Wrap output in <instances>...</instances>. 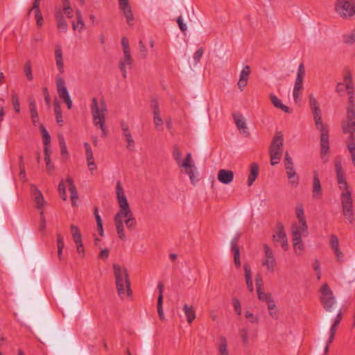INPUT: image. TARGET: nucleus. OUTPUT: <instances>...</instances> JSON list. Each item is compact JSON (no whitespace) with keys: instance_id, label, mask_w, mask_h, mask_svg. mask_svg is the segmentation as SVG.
Masks as SVG:
<instances>
[{"instance_id":"obj_1","label":"nucleus","mask_w":355,"mask_h":355,"mask_svg":"<svg viewBox=\"0 0 355 355\" xmlns=\"http://www.w3.org/2000/svg\"><path fill=\"white\" fill-rule=\"evenodd\" d=\"M116 194L119 210L114 217L116 230L119 238L125 241L127 239L124 231V223L130 231H132L137 226V220L131 211L121 182L118 181L116 185Z\"/></svg>"},{"instance_id":"obj_2","label":"nucleus","mask_w":355,"mask_h":355,"mask_svg":"<svg viewBox=\"0 0 355 355\" xmlns=\"http://www.w3.org/2000/svg\"><path fill=\"white\" fill-rule=\"evenodd\" d=\"M335 169L338 187L343 191L340 196L343 215L352 223L354 220V213L351 191L348 189L345 174L340 162L335 164Z\"/></svg>"},{"instance_id":"obj_3","label":"nucleus","mask_w":355,"mask_h":355,"mask_svg":"<svg viewBox=\"0 0 355 355\" xmlns=\"http://www.w3.org/2000/svg\"><path fill=\"white\" fill-rule=\"evenodd\" d=\"M107 105L103 99L100 101L96 97L92 100L91 114L92 115L94 124L99 127L102 132V137H105L107 135L105 128V113L107 112Z\"/></svg>"},{"instance_id":"obj_4","label":"nucleus","mask_w":355,"mask_h":355,"mask_svg":"<svg viewBox=\"0 0 355 355\" xmlns=\"http://www.w3.org/2000/svg\"><path fill=\"white\" fill-rule=\"evenodd\" d=\"M113 270L119 295L122 298L130 296L132 294L130 282L126 268L114 263Z\"/></svg>"},{"instance_id":"obj_5","label":"nucleus","mask_w":355,"mask_h":355,"mask_svg":"<svg viewBox=\"0 0 355 355\" xmlns=\"http://www.w3.org/2000/svg\"><path fill=\"white\" fill-rule=\"evenodd\" d=\"M349 95V104L347 107L346 120L342 123V128L344 133H351V137H353V133L355 132V104L354 102V91L347 92Z\"/></svg>"},{"instance_id":"obj_6","label":"nucleus","mask_w":355,"mask_h":355,"mask_svg":"<svg viewBox=\"0 0 355 355\" xmlns=\"http://www.w3.org/2000/svg\"><path fill=\"white\" fill-rule=\"evenodd\" d=\"M306 222H297L293 224L292 239L295 252L300 254L304 250V245L302 241V236L308 233Z\"/></svg>"},{"instance_id":"obj_7","label":"nucleus","mask_w":355,"mask_h":355,"mask_svg":"<svg viewBox=\"0 0 355 355\" xmlns=\"http://www.w3.org/2000/svg\"><path fill=\"white\" fill-rule=\"evenodd\" d=\"M309 104L313 114L316 129L319 131L329 130L328 125L322 121L319 103L313 94L309 96Z\"/></svg>"},{"instance_id":"obj_8","label":"nucleus","mask_w":355,"mask_h":355,"mask_svg":"<svg viewBox=\"0 0 355 355\" xmlns=\"http://www.w3.org/2000/svg\"><path fill=\"white\" fill-rule=\"evenodd\" d=\"M335 11L343 18L355 15V0H336Z\"/></svg>"},{"instance_id":"obj_9","label":"nucleus","mask_w":355,"mask_h":355,"mask_svg":"<svg viewBox=\"0 0 355 355\" xmlns=\"http://www.w3.org/2000/svg\"><path fill=\"white\" fill-rule=\"evenodd\" d=\"M320 301L327 311H331L332 306L336 303L333 292L327 284L322 286L320 288Z\"/></svg>"},{"instance_id":"obj_10","label":"nucleus","mask_w":355,"mask_h":355,"mask_svg":"<svg viewBox=\"0 0 355 355\" xmlns=\"http://www.w3.org/2000/svg\"><path fill=\"white\" fill-rule=\"evenodd\" d=\"M305 75V69L302 63L300 64L297 69V77L293 92V99L295 103L299 101L303 90V79Z\"/></svg>"},{"instance_id":"obj_11","label":"nucleus","mask_w":355,"mask_h":355,"mask_svg":"<svg viewBox=\"0 0 355 355\" xmlns=\"http://www.w3.org/2000/svg\"><path fill=\"white\" fill-rule=\"evenodd\" d=\"M55 83L59 97L67 104L68 109H71L72 107V101L65 85L64 80L60 76H57Z\"/></svg>"},{"instance_id":"obj_12","label":"nucleus","mask_w":355,"mask_h":355,"mask_svg":"<svg viewBox=\"0 0 355 355\" xmlns=\"http://www.w3.org/2000/svg\"><path fill=\"white\" fill-rule=\"evenodd\" d=\"M55 83L59 97L67 104L68 109H71L72 107V101L65 85L64 80L60 76H57Z\"/></svg>"},{"instance_id":"obj_13","label":"nucleus","mask_w":355,"mask_h":355,"mask_svg":"<svg viewBox=\"0 0 355 355\" xmlns=\"http://www.w3.org/2000/svg\"><path fill=\"white\" fill-rule=\"evenodd\" d=\"M264 257L262 265L266 268L270 272H273L277 266V261L272 249L267 244L263 245Z\"/></svg>"},{"instance_id":"obj_14","label":"nucleus","mask_w":355,"mask_h":355,"mask_svg":"<svg viewBox=\"0 0 355 355\" xmlns=\"http://www.w3.org/2000/svg\"><path fill=\"white\" fill-rule=\"evenodd\" d=\"M320 132V148L321 159L323 162H328V152L329 149V130H321Z\"/></svg>"},{"instance_id":"obj_15","label":"nucleus","mask_w":355,"mask_h":355,"mask_svg":"<svg viewBox=\"0 0 355 355\" xmlns=\"http://www.w3.org/2000/svg\"><path fill=\"white\" fill-rule=\"evenodd\" d=\"M283 140V135L280 132H278L272 140L269 154L276 153V155H282Z\"/></svg>"},{"instance_id":"obj_16","label":"nucleus","mask_w":355,"mask_h":355,"mask_svg":"<svg viewBox=\"0 0 355 355\" xmlns=\"http://www.w3.org/2000/svg\"><path fill=\"white\" fill-rule=\"evenodd\" d=\"M191 154L187 153L186 157L182 162L181 166L185 168L186 173L189 176L191 182L194 184L196 180V177L194 173L195 166L191 164Z\"/></svg>"},{"instance_id":"obj_17","label":"nucleus","mask_w":355,"mask_h":355,"mask_svg":"<svg viewBox=\"0 0 355 355\" xmlns=\"http://www.w3.org/2000/svg\"><path fill=\"white\" fill-rule=\"evenodd\" d=\"M121 128L123 136L125 138V141L127 142L126 148L130 151L134 150L135 147V142L132 137L130 130H129L128 125L125 122H122L121 123Z\"/></svg>"},{"instance_id":"obj_18","label":"nucleus","mask_w":355,"mask_h":355,"mask_svg":"<svg viewBox=\"0 0 355 355\" xmlns=\"http://www.w3.org/2000/svg\"><path fill=\"white\" fill-rule=\"evenodd\" d=\"M31 192L36 208L38 209H42L46 202L40 190H39L35 184H31Z\"/></svg>"},{"instance_id":"obj_19","label":"nucleus","mask_w":355,"mask_h":355,"mask_svg":"<svg viewBox=\"0 0 355 355\" xmlns=\"http://www.w3.org/2000/svg\"><path fill=\"white\" fill-rule=\"evenodd\" d=\"M287 178L292 187H297L299 184V177L297 175L294 164L284 166Z\"/></svg>"},{"instance_id":"obj_20","label":"nucleus","mask_w":355,"mask_h":355,"mask_svg":"<svg viewBox=\"0 0 355 355\" xmlns=\"http://www.w3.org/2000/svg\"><path fill=\"white\" fill-rule=\"evenodd\" d=\"M273 240L275 242L280 243L284 250L288 249L287 236L282 226L278 227L277 231L273 235Z\"/></svg>"},{"instance_id":"obj_21","label":"nucleus","mask_w":355,"mask_h":355,"mask_svg":"<svg viewBox=\"0 0 355 355\" xmlns=\"http://www.w3.org/2000/svg\"><path fill=\"white\" fill-rule=\"evenodd\" d=\"M132 58L130 52H123V58L119 62V68L124 78L127 77L126 67L130 68L132 66Z\"/></svg>"},{"instance_id":"obj_22","label":"nucleus","mask_w":355,"mask_h":355,"mask_svg":"<svg viewBox=\"0 0 355 355\" xmlns=\"http://www.w3.org/2000/svg\"><path fill=\"white\" fill-rule=\"evenodd\" d=\"M218 181L224 184H228L233 181L234 173L231 170L220 169L218 172Z\"/></svg>"},{"instance_id":"obj_23","label":"nucleus","mask_w":355,"mask_h":355,"mask_svg":"<svg viewBox=\"0 0 355 355\" xmlns=\"http://www.w3.org/2000/svg\"><path fill=\"white\" fill-rule=\"evenodd\" d=\"M322 191L318 173L316 171L313 172V198L320 199L322 197Z\"/></svg>"},{"instance_id":"obj_24","label":"nucleus","mask_w":355,"mask_h":355,"mask_svg":"<svg viewBox=\"0 0 355 355\" xmlns=\"http://www.w3.org/2000/svg\"><path fill=\"white\" fill-rule=\"evenodd\" d=\"M119 8L123 11L124 16L127 19L128 24L132 25L134 19L133 14L131 10V8L129 5L128 0L125 1H119Z\"/></svg>"},{"instance_id":"obj_25","label":"nucleus","mask_w":355,"mask_h":355,"mask_svg":"<svg viewBox=\"0 0 355 355\" xmlns=\"http://www.w3.org/2000/svg\"><path fill=\"white\" fill-rule=\"evenodd\" d=\"M55 60L58 70L60 73H63L64 71V60L62 50L60 45H56L55 48Z\"/></svg>"},{"instance_id":"obj_26","label":"nucleus","mask_w":355,"mask_h":355,"mask_svg":"<svg viewBox=\"0 0 355 355\" xmlns=\"http://www.w3.org/2000/svg\"><path fill=\"white\" fill-rule=\"evenodd\" d=\"M239 237L240 234H237L231 241V248L234 252V263L237 268H239L241 266L240 251L237 245Z\"/></svg>"},{"instance_id":"obj_27","label":"nucleus","mask_w":355,"mask_h":355,"mask_svg":"<svg viewBox=\"0 0 355 355\" xmlns=\"http://www.w3.org/2000/svg\"><path fill=\"white\" fill-rule=\"evenodd\" d=\"M233 118L238 129L246 136L249 135V132L247 131L246 123L242 114L239 112L234 113Z\"/></svg>"},{"instance_id":"obj_28","label":"nucleus","mask_w":355,"mask_h":355,"mask_svg":"<svg viewBox=\"0 0 355 355\" xmlns=\"http://www.w3.org/2000/svg\"><path fill=\"white\" fill-rule=\"evenodd\" d=\"M29 110L31 113V119L33 124L37 125L39 123V116L37 110L36 103L34 99H29Z\"/></svg>"},{"instance_id":"obj_29","label":"nucleus","mask_w":355,"mask_h":355,"mask_svg":"<svg viewBox=\"0 0 355 355\" xmlns=\"http://www.w3.org/2000/svg\"><path fill=\"white\" fill-rule=\"evenodd\" d=\"M270 101H271L272 105L275 107L282 110L283 112H284L286 113L290 114L292 112V110L290 107H288V106L284 105L282 103V101L280 99H279L275 95H274L272 94H270Z\"/></svg>"},{"instance_id":"obj_30","label":"nucleus","mask_w":355,"mask_h":355,"mask_svg":"<svg viewBox=\"0 0 355 355\" xmlns=\"http://www.w3.org/2000/svg\"><path fill=\"white\" fill-rule=\"evenodd\" d=\"M244 271H245V279L246 286L249 290V291L252 292L254 290L253 283L252 280V271L251 268L248 263H245L243 266Z\"/></svg>"},{"instance_id":"obj_31","label":"nucleus","mask_w":355,"mask_h":355,"mask_svg":"<svg viewBox=\"0 0 355 355\" xmlns=\"http://www.w3.org/2000/svg\"><path fill=\"white\" fill-rule=\"evenodd\" d=\"M55 20L58 28L62 32H66L68 25L61 11L59 10L55 12Z\"/></svg>"},{"instance_id":"obj_32","label":"nucleus","mask_w":355,"mask_h":355,"mask_svg":"<svg viewBox=\"0 0 355 355\" xmlns=\"http://www.w3.org/2000/svg\"><path fill=\"white\" fill-rule=\"evenodd\" d=\"M66 181L69 184V190L71 193V204L73 206H75L76 200L78 198V191L75 184H73V181L71 178H67Z\"/></svg>"},{"instance_id":"obj_33","label":"nucleus","mask_w":355,"mask_h":355,"mask_svg":"<svg viewBox=\"0 0 355 355\" xmlns=\"http://www.w3.org/2000/svg\"><path fill=\"white\" fill-rule=\"evenodd\" d=\"M259 167L257 164L252 163L250 165V172L248 178V184L251 186L257 179L259 174Z\"/></svg>"},{"instance_id":"obj_34","label":"nucleus","mask_w":355,"mask_h":355,"mask_svg":"<svg viewBox=\"0 0 355 355\" xmlns=\"http://www.w3.org/2000/svg\"><path fill=\"white\" fill-rule=\"evenodd\" d=\"M183 311L187 318L188 323L191 324L196 318V312L193 306H189L188 304H184Z\"/></svg>"},{"instance_id":"obj_35","label":"nucleus","mask_w":355,"mask_h":355,"mask_svg":"<svg viewBox=\"0 0 355 355\" xmlns=\"http://www.w3.org/2000/svg\"><path fill=\"white\" fill-rule=\"evenodd\" d=\"M76 20H77L76 22H75V21L72 22V28L74 31L78 30L80 32L83 29V28L85 26V24L83 21V17L81 16V13L79 10L76 11Z\"/></svg>"},{"instance_id":"obj_36","label":"nucleus","mask_w":355,"mask_h":355,"mask_svg":"<svg viewBox=\"0 0 355 355\" xmlns=\"http://www.w3.org/2000/svg\"><path fill=\"white\" fill-rule=\"evenodd\" d=\"M355 132L353 133V137H351V133H349V141L347 142V148L350 153L352 162L354 166H355V137H354Z\"/></svg>"},{"instance_id":"obj_37","label":"nucleus","mask_w":355,"mask_h":355,"mask_svg":"<svg viewBox=\"0 0 355 355\" xmlns=\"http://www.w3.org/2000/svg\"><path fill=\"white\" fill-rule=\"evenodd\" d=\"M10 101L12 105L13 109L16 113L20 112V103L17 94L15 92L11 93Z\"/></svg>"},{"instance_id":"obj_38","label":"nucleus","mask_w":355,"mask_h":355,"mask_svg":"<svg viewBox=\"0 0 355 355\" xmlns=\"http://www.w3.org/2000/svg\"><path fill=\"white\" fill-rule=\"evenodd\" d=\"M218 349L220 355H229L227 340L225 337L220 338V343L218 347Z\"/></svg>"},{"instance_id":"obj_39","label":"nucleus","mask_w":355,"mask_h":355,"mask_svg":"<svg viewBox=\"0 0 355 355\" xmlns=\"http://www.w3.org/2000/svg\"><path fill=\"white\" fill-rule=\"evenodd\" d=\"M295 214L298 222H306L304 208L302 204H297L295 207Z\"/></svg>"},{"instance_id":"obj_40","label":"nucleus","mask_w":355,"mask_h":355,"mask_svg":"<svg viewBox=\"0 0 355 355\" xmlns=\"http://www.w3.org/2000/svg\"><path fill=\"white\" fill-rule=\"evenodd\" d=\"M343 42L347 44H353L355 43V31L345 34L343 37Z\"/></svg>"},{"instance_id":"obj_41","label":"nucleus","mask_w":355,"mask_h":355,"mask_svg":"<svg viewBox=\"0 0 355 355\" xmlns=\"http://www.w3.org/2000/svg\"><path fill=\"white\" fill-rule=\"evenodd\" d=\"M173 157L176 161L179 166H181L182 152L178 146H174L173 148Z\"/></svg>"},{"instance_id":"obj_42","label":"nucleus","mask_w":355,"mask_h":355,"mask_svg":"<svg viewBox=\"0 0 355 355\" xmlns=\"http://www.w3.org/2000/svg\"><path fill=\"white\" fill-rule=\"evenodd\" d=\"M153 122L155 124V129L158 131H161L163 129V120L160 117L159 114H153Z\"/></svg>"},{"instance_id":"obj_43","label":"nucleus","mask_w":355,"mask_h":355,"mask_svg":"<svg viewBox=\"0 0 355 355\" xmlns=\"http://www.w3.org/2000/svg\"><path fill=\"white\" fill-rule=\"evenodd\" d=\"M240 336L242 339L243 345L246 346L249 342V330L247 327H244L240 330Z\"/></svg>"},{"instance_id":"obj_44","label":"nucleus","mask_w":355,"mask_h":355,"mask_svg":"<svg viewBox=\"0 0 355 355\" xmlns=\"http://www.w3.org/2000/svg\"><path fill=\"white\" fill-rule=\"evenodd\" d=\"M40 130L43 138L44 146L49 145L51 142V137L48 131L42 125H40Z\"/></svg>"},{"instance_id":"obj_45","label":"nucleus","mask_w":355,"mask_h":355,"mask_svg":"<svg viewBox=\"0 0 355 355\" xmlns=\"http://www.w3.org/2000/svg\"><path fill=\"white\" fill-rule=\"evenodd\" d=\"M245 316L250 323L257 324L259 321V316L253 314L250 311H246L245 312Z\"/></svg>"},{"instance_id":"obj_46","label":"nucleus","mask_w":355,"mask_h":355,"mask_svg":"<svg viewBox=\"0 0 355 355\" xmlns=\"http://www.w3.org/2000/svg\"><path fill=\"white\" fill-rule=\"evenodd\" d=\"M24 73L28 80H32L33 79V76L32 73L31 64L30 62H27L24 66Z\"/></svg>"},{"instance_id":"obj_47","label":"nucleus","mask_w":355,"mask_h":355,"mask_svg":"<svg viewBox=\"0 0 355 355\" xmlns=\"http://www.w3.org/2000/svg\"><path fill=\"white\" fill-rule=\"evenodd\" d=\"M257 292L258 298L261 301L267 302L272 297L271 294L265 293L263 291V289L257 291Z\"/></svg>"},{"instance_id":"obj_48","label":"nucleus","mask_w":355,"mask_h":355,"mask_svg":"<svg viewBox=\"0 0 355 355\" xmlns=\"http://www.w3.org/2000/svg\"><path fill=\"white\" fill-rule=\"evenodd\" d=\"M58 189V192H59V194H60V196L61 197V198L63 200H67L66 188H65V185L63 182V180H61V182H60Z\"/></svg>"},{"instance_id":"obj_49","label":"nucleus","mask_w":355,"mask_h":355,"mask_svg":"<svg viewBox=\"0 0 355 355\" xmlns=\"http://www.w3.org/2000/svg\"><path fill=\"white\" fill-rule=\"evenodd\" d=\"M84 147L85 148L86 159L90 160V159H94V155H93V151H92V149L90 145L87 142H85L84 144Z\"/></svg>"},{"instance_id":"obj_50","label":"nucleus","mask_w":355,"mask_h":355,"mask_svg":"<svg viewBox=\"0 0 355 355\" xmlns=\"http://www.w3.org/2000/svg\"><path fill=\"white\" fill-rule=\"evenodd\" d=\"M250 74V68L248 65H245L241 72L239 78L243 79L245 80H248Z\"/></svg>"},{"instance_id":"obj_51","label":"nucleus","mask_w":355,"mask_h":355,"mask_svg":"<svg viewBox=\"0 0 355 355\" xmlns=\"http://www.w3.org/2000/svg\"><path fill=\"white\" fill-rule=\"evenodd\" d=\"M330 246L333 250L339 248L338 239L334 234H332L330 236Z\"/></svg>"},{"instance_id":"obj_52","label":"nucleus","mask_w":355,"mask_h":355,"mask_svg":"<svg viewBox=\"0 0 355 355\" xmlns=\"http://www.w3.org/2000/svg\"><path fill=\"white\" fill-rule=\"evenodd\" d=\"M232 304L235 312L240 315L241 314V305L239 300L236 297L233 298Z\"/></svg>"},{"instance_id":"obj_53","label":"nucleus","mask_w":355,"mask_h":355,"mask_svg":"<svg viewBox=\"0 0 355 355\" xmlns=\"http://www.w3.org/2000/svg\"><path fill=\"white\" fill-rule=\"evenodd\" d=\"M204 53V49L202 48L198 49L193 54V58L194 60L195 64H198Z\"/></svg>"},{"instance_id":"obj_54","label":"nucleus","mask_w":355,"mask_h":355,"mask_svg":"<svg viewBox=\"0 0 355 355\" xmlns=\"http://www.w3.org/2000/svg\"><path fill=\"white\" fill-rule=\"evenodd\" d=\"M162 305L163 301H161V299L159 300H157V313L161 320H164L165 318Z\"/></svg>"},{"instance_id":"obj_55","label":"nucleus","mask_w":355,"mask_h":355,"mask_svg":"<svg viewBox=\"0 0 355 355\" xmlns=\"http://www.w3.org/2000/svg\"><path fill=\"white\" fill-rule=\"evenodd\" d=\"M270 164L272 166H275L279 162V160L281 159L282 155L273 153L270 154Z\"/></svg>"},{"instance_id":"obj_56","label":"nucleus","mask_w":355,"mask_h":355,"mask_svg":"<svg viewBox=\"0 0 355 355\" xmlns=\"http://www.w3.org/2000/svg\"><path fill=\"white\" fill-rule=\"evenodd\" d=\"M150 107L153 114H159V104L156 99H153L150 102Z\"/></svg>"},{"instance_id":"obj_57","label":"nucleus","mask_w":355,"mask_h":355,"mask_svg":"<svg viewBox=\"0 0 355 355\" xmlns=\"http://www.w3.org/2000/svg\"><path fill=\"white\" fill-rule=\"evenodd\" d=\"M40 230L42 232H44L45 228H46V220L44 218V211L42 210L40 211Z\"/></svg>"},{"instance_id":"obj_58","label":"nucleus","mask_w":355,"mask_h":355,"mask_svg":"<svg viewBox=\"0 0 355 355\" xmlns=\"http://www.w3.org/2000/svg\"><path fill=\"white\" fill-rule=\"evenodd\" d=\"M57 248L58 249H63L64 247V238L60 233H57Z\"/></svg>"},{"instance_id":"obj_59","label":"nucleus","mask_w":355,"mask_h":355,"mask_svg":"<svg viewBox=\"0 0 355 355\" xmlns=\"http://www.w3.org/2000/svg\"><path fill=\"white\" fill-rule=\"evenodd\" d=\"M40 1H41V0H35L34 1L33 3L32 8L28 11V15L32 11H33L34 13L36 12H41V10L40 9Z\"/></svg>"},{"instance_id":"obj_60","label":"nucleus","mask_w":355,"mask_h":355,"mask_svg":"<svg viewBox=\"0 0 355 355\" xmlns=\"http://www.w3.org/2000/svg\"><path fill=\"white\" fill-rule=\"evenodd\" d=\"M36 19V24L38 27H41L43 25V17L41 12H36L34 13Z\"/></svg>"},{"instance_id":"obj_61","label":"nucleus","mask_w":355,"mask_h":355,"mask_svg":"<svg viewBox=\"0 0 355 355\" xmlns=\"http://www.w3.org/2000/svg\"><path fill=\"white\" fill-rule=\"evenodd\" d=\"M121 45L123 48V52H130V49L129 47V42L126 37H123L121 39Z\"/></svg>"},{"instance_id":"obj_62","label":"nucleus","mask_w":355,"mask_h":355,"mask_svg":"<svg viewBox=\"0 0 355 355\" xmlns=\"http://www.w3.org/2000/svg\"><path fill=\"white\" fill-rule=\"evenodd\" d=\"M338 327V326H334V324H332L329 330V343H332Z\"/></svg>"},{"instance_id":"obj_63","label":"nucleus","mask_w":355,"mask_h":355,"mask_svg":"<svg viewBox=\"0 0 355 355\" xmlns=\"http://www.w3.org/2000/svg\"><path fill=\"white\" fill-rule=\"evenodd\" d=\"M177 23L178 24L179 28L181 31H185L187 30V25L183 23L182 17L181 16L178 17Z\"/></svg>"},{"instance_id":"obj_64","label":"nucleus","mask_w":355,"mask_h":355,"mask_svg":"<svg viewBox=\"0 0 355 355\" xmlns=\"http://www.w3.org/2000/svg\"><path fill=\"white\" fill-rule=\"evenodd\" d=\"M109 257V250L105 248V249H103L102 250L100 253H99V255H98V257L100 259H107Z\"/></svg>"}]
</instances>
